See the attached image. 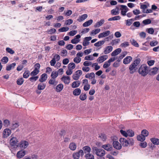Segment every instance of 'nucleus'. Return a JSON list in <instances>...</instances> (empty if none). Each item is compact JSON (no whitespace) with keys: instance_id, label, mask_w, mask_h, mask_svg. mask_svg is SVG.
Returning a JSON list of instances; mask_svg holds the SVG:
<instances>
[{"instance_id":"nucleus-1","label":"nucleus","mask_w":159,"mask_h":159,"mask_svg":"<svg viewBox=\"0 0 159 159\" xmlns=\"http://www.w3.org/2000/svg\"><path fill=\"white\" fill-rule=\"evenodd\" d=\"M140 60L139 59H137L135 60L133 63L130 65L129 69L130 74H133L136 70V66L139 64Z\"/></svg>"},{"instance_id":"nucleus-2","label":"nucleus","mask_w":159,"mask_h":159,"mask_svg":"<svg viewBox=\"0 0 159 159\" xmlns=\"http://www.w3.org/2000/svg\"><path fill=\"white\" fill-rule=\"evenodd\" d=\"M139 73L143 76L148 74V66L145 65H141L138 70Z\"/></svg>"},{"instance_id":"nucleus-3","label":"nucleus","mask_w":159,"mask_h":159,"mask_svg":"<svg viewBox=\"0 0 159 159\" xmlns=\"http://www.w3.org/2000/svg\"><path fill=\"white\" fill-rule=\"evenodd\" d=\"M92 149L96 155L98 156H103L105 154V151L102 149H98L95 147H93Z\"/></svg>"},{"instance_id":"nucleus-4","label":"nucleus","mask_w":159,"mask_h":159,"mask_svg":"<svg viewBox=\"0 0 159 159\" xmlns=\"http://www.w3.org/2000/svg\"><path fill=\"white\" fill-rule=\"evenodd\" d=\"M40 65L39 63H36L34 65L35 68L34 70L30 73V75L34 76L37 75L39 72V69Z\"/></svg>"},{"instance_id":"nucleus-5","label":"nucleus","mask_w":159,"mask_h":159,"mask_svg":"<svg viewBox=\"0 0 159 159\" xmlns=\"http://www.w3.org/2000/svg\"><path fill=\"white\" fill-rule=\"evenodd\" d=\"M84 155L83 151L80 149L78 152H74L72 154V157L74 159H79L80 156L82 157Z\"/></svg>"},{"instance_id":"nucleus-6","label":"nucleus","mask_w":159,"mask_h":159,"mask_svg":"<svg viewBox=\"0 0 159 159\" xmlns=\"http://www.w3.org/2000/svg\"><path fill=\"white\" fill-rule=\"evenodd\" d=\"M120 10L121 11V14L123 16L126 15V12L129 11V9L127 7L124 5H119Z\"/></svg>"},{"instance_id":"nucleus-7","label":"nucleus","mask_w":159,"mask_h":159,"mask_svg":"<svg viewBox=\"0 0 159 159\" xmlns=\"http://www.w3.org/2000/svg\"><path fill=\"white\" fill-rule=\"evenodd\" d=\"M29 145V143L28 141L25 140H22L17 145V147L24 149L26 148Z\"/></svg>"},{"instance_id":"nucleus-8","label":"nucleus","mask_w":159,"mask_h":159,"mask_svg":"<svg viewBox=\"0 0 159 159\" xmlns=\"http://www.w3.org/2000/svg\"><path fill=\"white\" fill-rule=\"evenodd\" d=\"M82 74V71L81 70H79L76 71L75 74L73 75V78L75 80H78L80 75Z\"/></svg>"},{"instance_id":"nucleus-9","label":"nucleus","mask_w":159,"mask_h":159,"mask_svg":"<svg viewBox=\"0 0 159 159\" xmlns=\"http://www.w3.org/2000/svg\"><path fill=\"white\" fill-rule=\"evenodd\" d=\"M10 145L12 146H17L18 144V141L16 137H12L10 140Z\"/></svg>"},{"instance_id":"nucleus-10","label":"nucleus","mask_w":159,"mask_h":159,"mask_svg":"<svg viewBox=\"0 0 159 159\" xmlns=\"http://www.w3.org/2000/svg\"><path fill=\"white\" fill-rule=\"evenodd\" d=\"M11 133L10 129L8 128L5 129L3 132V137L4 138H7L9 136Z\"/></svg>"},{"instance_id":"nucleus-11","label":"nucleus","mask_w":159,"mask_h":159,"mask_svg":"<svg viewBox=\"0 0 159 159\" xmlns=\"http://www.w3.org/2000/svg\"><path fill=\"white\" fill-rule=\"evenodd\" d=\"M62 81H63L64 83L66 84H68L70 82V78L69 76H66L63 75L62 77L61 78Z\"/></svg>"},{"instance_id":"nucleus-12","label":"nucleus","mask_w":159,"mask_h":159,"mask_svg":"<svg viewBox=\"0 0 159 159\" xmlns=\"http://www.w3.org/2000/svg\"><path fill=\"white\" fill-rule=\"evenodd\" d=\"M108 58L107 55H104L98 57L97 59V61L99 63H101L106 60Z\"/></svg>"},{"instance_id":"nucleus-13","label":"nucleus","mask_w":159,"mask_h":159,"mask_svg":"<svg viewBox=\"0 0 159 159\" xmlns=\"http://www.w3.org/2000/svg\"><path fill=\"white\" fill-rule=\"evenodd\" d=\"M113 146L114 148L117 150H120L122 148L121 144L118 141H113Z\"/></svg>"},{"instance_id":"nucleus-14","label":"nucleus","mask_w":159,"mask_h":159,"mask_svg":"<svg viewBox=\"0 0 159 159\" xmlns=\"http://www.w3.org/2000/svg\"><path fill=\"white\" fill-rule=\"evenodd\" d=\"M91 39L92 37H85L83 42V45L84 46L88 45L89 43V41Z\"/></svg>"},{"instance_id":"nucleus-15","label":"nucleus","mask_w":159,"mask_h":159,"mask_svg":"<svg viewBox=\"0 0 159 159\" xmlns=\"http://www.w3.org/2000/svg\"><path fill=\"white\" fill-rule=\"evenodd\" d=\"M110 31L109 30H107L104 31L102 33H100L98 35V38H102L108 36L110 34Z\"/></svg>"},{"instance_id":"nucleus-16","label":"nucleus","mask_w":159,"mask_h":159,"mask_svg":"<svg viewBox=\"0 0 159 159\" xmlns=\"http://www.w3.org/2000/svg\"><path fill=\"white\" fill-rule=\"evenodd\" d=\"M119 141L123 146H127L129 144L128 141L124 138H120Z\"/></svg>"},{"instance_id":"nucleus-17","label":"nucleus","mask_w":159,"mask_h":159,"mask_svg":"<svg viewBox=\"0 0 159 159\" xmlns=\"http://www.w3.org/2000/svg\"><path fill=\"white\" fill-rule=\"evenodd\" d=\"M119 5L116 6V8L111 10V14L114 15H118L119 13Z\"/></svg>"},{"instance_id":"nucleus-18","label":"nucleus","mask_w":159,"mask_h":159,"mask_svg":"<svg viewBox=\"0 0 159 159\" xmlns=\"http://www.w3.org/2000/svg\"><path fill=\"white\" fill-rule=\"evenodd\" d=\"M75 38L71 40V43L73 44H76L78 43L80 41L81 36L80 34H78L75 36Z\"/></svg>"},{"instance_id":"nucleus-19","label":"nucleus","mask_w":159,"mask_h":159,"mask_svg":"<svg viewBox=\"0 0 159 159\" xmlns=\"http://www.w3.org/2000/svg\"><path fill=\"white\" fill-rule=\"evenodd\" d=\"M25 154V151L20 150L18 151L16 154L17 157L19 158L23 157Z\"/></svg>"},{"instance_id":"nucleus-20","label":"nucleus","mask_w":159,"mask_h":159,"mask_svg":"<svg viewBox=\"0 0 159 159\" xmlns=\"http://www.w3.org/2000/svg\"><path fill=\"white\" fill-rule=\"evenodd\" d=\"M132 59L131 56H127L124 59L123 63L125 64H128L131 61Z\"/></svg>"},{"instance_id":"nucleus-21","label":"nucleus","mask_w":159,"mask_h":159,"mask_svg":"<svg viewBox=\"0 0 159 159\" xmlns=\"http://www.w3.org/2000/svg\"><path fill=\"white\" fill-rule=\"evenodd\" d=\"M102 147L107 151H111L112 148V145L109 144L103 145Z\"/></svg>"},{"instance_id":"nucleus-22","label":"nucleus","mask_w":159,"mask_h":159,"mask_svg":"<svg viewBox=\"0 0 159 159\" xmlns=\"http://www.w3.org/2000/svg\"><path fill=\"white\" fill-rule=\"evenodd\" d=\"M113 50V47L112 46H109L106 47L104 51V53L105 54H107Z\"/></svg>"},{"instance_id":"nucleus-23","label":"nucleus","mask_w":159,"mask_h":159,"mask_svg":"<svg viewBox=\"0 0 159 159\" xmlns=\"http://www.w3.org/2000/svg\"><path fill=\"white\" fill-rule=\"evenodd\" d=\"M47 78V75L45 73H44L42 74L40 78L39 79V81L41 83L45 81Z\"/></svg>"},{"instance_id":"nucleus-24","label":"nucleus","mask_w":159,"mask_h":159,"mask_svg":"<svg viewBox=\"0 0 159 159\" xmlns=\"http://www.w3.org/2000/svg\"><path fill=\"white\" fill-rule=\"evenodd\" d=\"M104 22L105 20L104 19H101L94 25V27L95 28L99 27L102 25Z\"/></svg>"},{"instance_id":"nucleus-25","label":"nucleus","mask_w":159,"mask_h":159,"mask_svg":"<svg viewBox=\"0 0 159 159\" xmlns=\"http://www.w3.org/2000/svg\"><path fill=\"white\" fill-rule=\"evenodd\" d=\"M80 84V82L79 81H76L73 82L71 84V87L72 88H76L79 86Z\"/></svg>"},{"instance_id":"nucleus-26","label":"nucleus","mask_w":159,"mask_h":159,"mask_svg":"<svg viewBox=\"0 0 159 159\" xmlns=\"http://www.w3.org/2000/svg\"><path fill=\"white\" fill-rule=\"evenodd\" d=\"M48 83L49 84L56 86L58 83L57 81L55 79L51 78L49 80Z\"/></svg>"},{"instance_id":"nucleus-27","label":"nucleus","mask_w":159,"mask_h":159,"mask_svg":"<svg viewBox=\"0 0 159 159\" xmlns=\"http://www.w3.org/2000/svg\"><path fill=\"white\" fill-rule=\"evenodd\" d=\"M121 51V49L120 48H118L114 51H113L111 53V56H115L119 54Z\"/></svg>"},{"instance_id":"nucleus-28","label":"nucleus","mask_w":159,"mask_h":159,"mask_svg":"<svg viewBox=\"0 0 159 159\" xmlns=\"http://www.w3.org/2000/svg\"><path fill=\"white\" fill-rule=\"evenodd\" d=\"M85 77L86 78L92 79L95 77V75L93 72H91L90 73H88L85 75Z\"/></svg>"},{"instance_id":"nucleus-29","label":"nucleus","mask_w":159,"mask_h":159,"mask_svg":"<svg viewBox=\"0 0 159 159\" xmlns=\"http://www.w3.org/2000/svg\"><path fill=\"white\" fill-rule=\"evenodd\" d=\"M88 17V15L87 14H84L82 16H79L77 20L80 22L84 20Z\"/></svg>"},{"instance_id":"nucleus-30","label":"nucleus","mask_w":159,"mask_h":159,"mask_svg":"<svg viewBox=\"0 0 159 159\" xmlns=\"http://www.w3.org/2000/svg\"><path fill=\"white\" fill-rule=\"evenodd\" d=\"M76 144L74 142H71L70 143L69 145V148L72 151H74L76 148Z\"/></svg>"},{"instance_id":"nucleus-31","label":"nucleus","mask_w":159,"mask_h":159,"mask_svg":"<svg viewBox=\"0 0 159 159\" xmlns=\"http://www.w3.org/2000/svg\"><path fill=\"white\" fill-rule=\"evenodd\" d=\"M82 149V150L84 151V153L87 154V153H89L90 152L91 148L89 146H85L83 147Z\"/></svg>"},{"instance_id":"nucleus-32","label":"nucleus","mask_w":159,"mask_h":159,"mask_svg":"<svg viewBox=\"0 0 159 159\" xmlns=\"http://www.w3.org/2000/svg\"><path fill=\"white\" fill-rule=\"evenodd\" d=\"M63 88V85L62 84H58L57 86L56 91L57 92H60Z\"/></svg>"},{"instance_id":"nucleus-33","label":"nucleus","mask_w":159,"mask_h":159,"mask_svg":"<svg viewBox=\"0 0 159 159\" xmlns=\"http://www.w3.org/2000/svg\"><path fill=\"white\" fill-rule=\"evenodd\" d=\"M101 31V29L99 28H97L93 30L90 33V34L91 36H94L99 33Z\"/></svg>"},{"instance_id":"nucleus-34","label":"nucleus","mask_w":159,"mask_h":159,"mask_svg":"<svg viewBox=\"0 0 159 159\" xmlns=\"http://www.w3.org/2000/svg\"><path fill=\"white\" fill-rule=\"evenodd\" d=\"M81 90L79 88L75 89L73 92V94L75 96L79 95L81 93Z\"/></svg>"},{"instance_id":"nucleus-35","label":"nucleus","mask_w":159,"mask_h":159,"mask_svg":"<svg viewBox=\"0 0 159 159\" xmlns=\"http://www.w3.org/2000/svg\"><path fill=\"white\" fill-rule=\"evenodd\" d=\"M45 87L46 84H45L41 83L38 84L37 86V89L39 90H43L45 88Z\"/></svg>"},{"instance_id":"nucleus-36","label":"nucleus","mask_w":159,"mask_h":159,"mask_svg":"<svg viewBox=\"0 0 159 159\" xmlns=\"http://www.w3.org/2000/svg\"><path fill=\"white\" fill-rule=\"evenodd\" d=\"M93 21L92 20L90 19L84 23L83 24V26L84 27L88 26L92 24Z\"/></svg>"},{"instance_id":"nucleus-37","label":"nucleus","mask_w":159,"mask_h":159,"mask_svg":"<svg viewBox=\"0 0 159 159\" xmlns=\"http://www.w3.org/2000/svg\"><path fill=\"white\" fill-rule=\"evenodd\" d=\"M151 142L155 145L159 144V139L157 138H153L150 139Z\"/></svg>"},{"instance_id":"nucleus-38","label":"nucleus","mask_w":159,"mask_h":159,"mask_svg":"<svg viewBox=\"0 0 159 159\" xmlns=\"http://www.w3.org/2000/svg\"><path fill=\"white\" fill-rule=\"evenodd\" d=\"M137 139L138 140L141 141L143 142L146 139V138L142 135V134L138 135L137 137Z\"/></svg>"},{"instance_id":"nucleus-39","label":"nucleus","mask_w":159,"mask_h":159,"mask_svg":"<svg viewBox=\"0 0 159 159\" xmlns=\"http://www.w3.org/2000/svg\"><path fill=\"white\" fill-rule=\"evenodd\" d=\"M158 70V68L157 67L153 68L151 70L150 73L152 75H155L156 74Z\"/></svg>"},{"instance_id":"nucleus-40","label":"nucleus","mask_w":159,"mask_h":159,"mask_svg":"<svg viewBox=\"0 0 159 159\" xmlns=\"http://www.w3.org/2000/svg\"><path fill=\"white\" fill-rule=\"evenodd\" d=\"M19 126V125L18 123L16 122L15 123H12L10 128L11 129L14 130L15 129L17 128Z\"/></svg>"},{"instance_id":"nucleus-41","label":"nucleus","mask_w":159,"mask_h":159,"mask_svg":"<svg viewBox=\"0 0 159 159\" xmlns=\"http://www.w3.org/2000/svg\"><path fill=\"white\" fill-rule=\"evenodd\" d=\"M3 124L4 126L5 127H8L10 125V122L8 120H3Z\"/></svg>"},{"instance_id":"nucleus-42","label":"nucleus","mask_w":159,"mask_h":159,"mask_svg":"<svg viewBox=\"0 0 159 159\" xmlns=\"http://www.w3.org/2000/svg\"><path fill=\"white\" fill-rule=\"evenodd\" d=\"M16 65L15 63H12L7 66L6 67V70H10L12 68H14Z\"/></svg>"},{"instance_id":"nucleus-43","label":"nucleus","mask_w":159,"mask_h":159,"mask_svg":"<svg viewBox=\"0 0 159 159\" xmlns=\"http://www.w3.org/2000/svg\"><path fill=\"white\" fill-rule=\"evenodd\" d=\"M121 18V17L120 16H115L113 17H112L111 18H109L108 20V21H110L112 20H120Z\"/></svg>"},{"instance_id":"nucleus-44","label":"nucleus","mask_w":159,"mask_h":159,"mask_svg":"<svg viewBox=\"0 0 159 159\" xmlns=\"http://www.w3.org/2000/svg\"><path fill=\"white\" fill-rule=\"evenodd\" d=\"M141 134L146 138V137H147L149 133L146 129H143L141 131Z\"/></svg>"},{"instance_id":"nucleus-45","label":"nucleus","mask_w":159,"mask_h":159,"mask_svg":"<svg viewBox=\"0 0 159 159\" xmlns=\"http://www.w3.org/2000/svg\"><path fill=\"white\" fill-rule=\"evenodd\" d=\"M104 43L105 41L103 40L94 43V45L96 47H99L102 46Z\"/></svg>"},{"instance_id":"nucleus-46","label":"nucleus","mask_w":159,"mask_h":159,"mask_svg":"<svg viewBox=\"0 0 159 159\" xmlns=\"http://www.w3.org/2000/svg\"><path fill=\"white\" fill-rule=\"evenodd\" d=\"M69 29L67 27H63L59 29L58 31L60 32H66L69 30Z\"/></svg>"},{"instance_id":"nucleus-47","label":"nucleus","mask_w":159,"mask_h":159,"mask_svg":"<svg viewBox=\"0 0 159 159\" xmlns=\"http://www.w3.org/2000/svg\"><path fill=\"white\" fill-rule=\"evenodd\" d=\"M58 75V72L56 71H53L52 72L51 76V78L56 79Z\"/></svg>"},{"instance_id":"nucleus-48","label":"nucleus","mask_w":159,"mask_h":159,"mask_svg":"<svg viewBox=\"0 0 159 159\" xmlns=\"http://www.w3.org/2000/svg\"><path fill=\"white\" fill-rule=\"evenodd\" d=\"M30 75V71L27 70H25L23 74V77L25 78H27L29 77Z\"/></svg>"},{"instance_id":"nucleus-49","label":"nucleus","mask_w":159,"mask_h":159,"mask_svg":"<svg viewBox=\"0 0 159 159\" xmlns=\"http://www.w3.org/2000/svg\"><path fill=\"white\" fill-rule=\"evenodd\" d=\"M151 20L149 19H147L144 20L142 21V23L144 25H146L151 24Z\"/></svg>"},{"instance_id":"nucleus-50","label":"nucleus","mask_w":159,"mask_h":159,"mask_svg":"<svg viewBox=\"0 0 159 159\" xmlns=\"http://www.w3.org/2000/svg\"><path fill=\"white\" fill-rule=\"evenodd\" d=\"M75 67V64L73 62L70 63L68 65V69H70L72 70Z\"/></svg>"},{"instance_id":"nucleus-51","label":"nucleus","mask_w":159,"mask_h":159,"mask_svg":"<svg viewBox=\"0 0 159 159\" xmlns=\"http://www.w3.org/2000/svg\"><path fill=\"white\" fill-rule=\"evenodd\" d=\"M111 64V63L108 61H106L104 63L103 65V67L104 69L107 68L110 66Z\"/></svg>"},{"instance_id":"nucleus-52","label":"nucleus","mask_w":159,"mask_h":159,"mask_svg":"<svg viewBox=\"0 0 159 159\" xmlns=\"http://www.w3.org/2000/svg\"><path fill=\"white\" fill-rule=\"evenodd\" d=\"M128 136L130 137H132L134 135V131L131 130H127Z\"/></svg>"},{"instance_id":"nucleus-53","label":"nucleus","mask_w":159,"mask_h":159,"mask_svg":"<svg viewBox=\"0 0 159 159\" xmlns=\"http://www.w3.org/2000/svg\"><path fill=\"white\" fill-rule=\"evenodd\" d=\"M85 157L87 159H94V156L90 153L86 154Z\"/></svg>"},{"instance_id":"nucleus-54","label":"nucleus","mask_w":159,"mask_h":159,"mask_svg":"<svg viewBox=\"0 0 159 159\" xmlns=\"http://www.w3.org/2000/svg\"><path fill=\"white\" fill-rule=\"evenodd\" d=\"M81 60V58L78 57H75L73 59L74 61L77 63L78 64L80 62Z\"/></svg>"},{"instance_id":"nucleus-55","label":"nucleus","mask_w":159,"mask_h":159,"mask_svg":"<svg viewBox=\"0 0 159 159\" xmlns=\"http://www.w3.org/2000/svg\"><path fill=\"white\" fill-rule=\"evenodd\" d=\"M149 4L147 3V4H142L140 5V8L142 9L143 11H145L146 9L149 6Z\"/></svg>"},{"instance_id":"nucleus-56","label":"nucleus","mask_w":159,"mask_h":159,"mask_svg":"<svg viewBox=\"0 0 159 159\" xmlns=\"http://www.w3.org/2000/svg\"><path fill=\"white\" fill-rule=\"evenodd\" d=\"M55 61H58L60 59V56L58 54H55L53 57L52 58Z\"/></svg>"},{"instance_id":"nucleus-57","label":"nucleus","mask_w":159,"mask_h":159,"mask_svg":"<svg viewBox=\"0 0 159 159\" xmlns=\"http://www.w3.org/2000/svg\"><path fill=\"white\" fill-rule=\"evenodd\" d=\"M87 98V96L85 94H81L80 96V99L82 101L85 100Z\"/></svg>"},{"instance_id":"nucleus-58","label":"nucleus","mask_w":159,"mask_h":159,"mask_svg":"<svg viewBox=\"0 0 159 159\" xmlns=\"http://www.w3.org/2000/svg\"><path fill=\"white\" fill-rule=\"evenodd\" d=\"M56 30L55 29L52 28L51 29L49 30H48L47 31L48 34H54L56 32Z\"/></svg>"},{"instance_id":"nucleus-59","label":"nucleus","mask_w":159,"mask_h":159,"mask_svg":"<svg viewBox=\"0 0 159 159\" xmlns=\"http://www.w3.org/2000/svg\"><path fill=\"white\" fill-rule=\"evenodd\" d=\"M39 78V77L38 76H32V77L29 78V80L31 82H33L34 81H35Z\"/></svg>"},{"instance_id":"nucleus-60","label":"nucleus","mask_w":159,"mask_h":159,"mask_svg":"<svg viewBox=\"0 0 159 159\" xmlns=\"http://www.w3.org/2000/svg\"><path fill=\"white\" fill-rule=\"evenodd\" d=\"M24 82V79L23 78H21L19 79L17 81V84L19 85H21L23 84Z\"/></svg>"},{"instance_id":"nucleus-61","label":"nucleus","mask_w":159,"mask_h":159,"mask_svg":"<svg viewBox=\"0 0 159 159\" xmlns=\"http://www.w3.org/2000/svg\"><path fill=\"white\" fill-rule=\"evenodd\" d=\"M125 21L126 25L127 26H130L132 23L133 20L131 19H130L126 20Z\"/></svg>"},{"instance_id":"nucleus-62","label":"nucleus","mask_w":159,"mask_h":159,"mask_svg":"<svg viewBox=\"0 0 159 159\" xmlns=\"http://www.w3.org/2000/svg\"><path fill=\"white\" fill-rule=\"evenodd\" d=\"M131 42L132 45L136 47H139V45L137 42L134 39L131 40Z\"/></svg>"},{"instance_id":"nucleus-63","label":"nucleus","mask_w":159,"mask_h":159,"mask_svg":"<svg viewBox=\"0 0 159 159\" xmlns=\"http://www.w3.org/2000/svg\"><path fill=\"white\" fill-rule=\"evenodd\" d=\"M84 59L86 60L91 61L93 60L94 59V58L91 55H89L85 57H84Z\"/></svg>"},{"instance_id":"nucleus-64","label":"nucleus","mask_w":159,"mask_h":159,"mask_svg":"<svg viewBox=\"0 0 159 159\" xmlns=\"http://www.w3.org/2000/svg\"><path fill=\"white\" fill-rule=\"evenodd\" d=\"M6 51L8 52L11 54H13L15 53V52L11 48H6Z\"/></svg>"}]
</instances>
